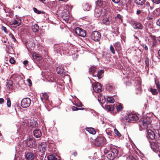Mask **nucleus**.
Segmentation results:
<instances>
[{
    "label": "nucleus",
    "instance_id": "1",
    "mask_svg": "<svg viewBox=\"0 0 160 160\" xmlns=\"http://www.w3.org/2000/svg\"><path fill=\"white\" fill-rule=\"evenodd\" d=\"M151 119L148 117L141 119L139 121L140 128L142 129H147L151 123Z\"/></svg>",
    "mask_w": 160,
    "mask_h": 160
},
{
    "label": "nucleus",
    "instance_id": "2",
    "mask_svg": "<svg viewBox=\"0 0 160 160\" xmlns=\"http://www.w3.org/2000/svg\"><path fill=\"white\" fill-rule=\"evenodd\" d=\"M138 117L136 114L131 113L124 117L122 120L125 122H133L134 121L138 120Z\"/></svg>",
    "mask_w": 160,
    "mask_h": 160
},
{
    "label": "nucleus",
    "instance_id": "3",
    "mask_svg": "<svg viewBox=\"0 0 160 160\" xmlns=\"http://www.w3.org/2000/svg\"><path fill=\"white\" fill-rule=\"evenodd\" d=\"M31 103V100L29 98H25L22 99L21 105L23 108L28 107Z\"/></svg>",
    "mask_w": 160,
    "mask_h": 160
},
{
    "label": "nucleus",
    "instance_id": "4",
    "mask_svg": "<svg viewBox=\"0 0 160 160\" xmlns=\"http://www.w3.org/2000/svg\"><path fill=\"white\" fill-rule=\"evenodd\" d=\"M101 34L97 31L93 32L91 34V38L92 40L95 41H98L100 39Z\"/></svg>",
    "mask_w": 160,
    "mask_h": 160
},
{
    "label": "nucleus",
    "instance_id": "5",
    "mask_svg": "<svg viewBox=\"0 0 160 160\" xmlns=\"http://www.w3.org/2000/svg\"><path fill=\"white\" fill-rule=\"evenodd\" d=\"M75 33L79 36L84 37L86 35L85 31L79 27H77L75 29Z\"/></svg>",
    "mask_w": 160,
    "mask_h": 160
},
{
    "label": "nucleus",
    "instance_id": "6",
    "mask_svg": "<svg viewBox=\"0 0 160 160\" xmlns=\"http://www.w3.org/2000/svg\"><path fill=\"white\" fill-rule=\"evenodd\" d=\"M112 153L111 154H109L108 156V158H109V159L110 160L112 159L114 157H117L118 153V151L116 149H113L111 151Z\"/></svg>",
    "mask_w": 160,
    "mask_h": 160
},
{
    "label": "nucleus",
    "instance_id": "7",
    "mask_svg": "<svg viewBox=\"0 0 160 160\" xmlns=\"http://www.w3.org/2000/svg\"><path fill=\"white\" fill-rule=\"evenodd\" d=\"M96 142L98 145H103L105 142V138L102 137H101L96 138Z\"/></svg>",
    "mask_w": 160,
    "mask_h": 160
},
{
    "label": "nucleus",
    "instance_id": "8",
    "mask_svg": "<svg viewBox=\"0 0 160 160\" xmlns=\"http://www.w3.org/2000/svg\"><path fill=\"white\" fill-rule=\"evenodd\" d=\"M111 20V18L109 16H105L102 20V23L106 25H109Z\"/></svg>",
    "mask_w": 160,
    "mask_h": 160
},
{
    "label": "nucleus",
    "instance_id": "9",
    "mask_svg": "<svg viewBox=\"0 0 160 160\" xmlns=\"http://www.w3.org/2000/svg\"><path fill=\"white\" fill-rule=\"evenodd\" d=\"M94 91L96 92H99L101 91V85L99 82L97 83L93 87Z\"/></svg>",
    "mask_w": 160,
    "mask_h": 160
},
{
    "label": "nucleus",
    "instance_id": "10",
    "mask_svg": "<svg viewBox=\"0 0 160 160\" xmlns=\"http://www.w3.org/2000/svg\"><path fill=\"white\" fill-rule=\"evenodd\" d=\"M33 133L34 136L36 138H39L42 135V132L39 129H36L33 131Z\"/></svg>",
    "mask_w": 160,
    "mask_h": 160
},
{
    "label": "nucleus",
    "instance_id": "11",
    "mask_svg": "<svg viewBox=\"0 0 160 160\" xmlns=\"http://www.w3.org/2000/svg\"><path fill=\"white\" fill-rule=\"evenodd\" d=\"M21 23V20L20 18H17L16 19H14L11 22V23L12 25H15L17 26L19 25Z\"/></svg>",
    "mask_w": 160,
    "mask_h": 160
},
{
    "label": "nucleus",
    "instance_id": "12",
    "mask_svg": "<svg viewBox=\"0 0 160 160\" xmlns=\"http://www.w3.org/2000/svg\"><path fill=\"white\" fill-rule=\"evenodd\" d=\"M25 157L27 160H33L34 158L33 153L31 152L27 153L25 155Z\"/></svg>",
    "mask_w": 160,
    "mask_h": 160
},
{
    "label": "nucleus",
    "instance_id": "13",
    "mask_svg": "<svg viewBox=\"0 0 160 160\" xmlns=\"http://www.w3.org/2000/svg\"><path fill=\"white\" fill-rule=\"evenodd\" d=\"M133 27L135 29H142L143 28V25L140 22H136L133 24Z\"/></svg>",
    "mask_w": 160,
    "mask_h": 160
},
{
    "label": "nucleus",
    "instance_id": "14",
    "mask_svg": "<svg viewBox=\"0 0 160 160\" xmlns=\"http://www.w3.org/2000/svg\"><path fill=\"white\" fill-rule=\"evenodd\" d=\"M147 135L148 138L152 140L154 139L155 138V135L154 132L151 130L148 131Z\"/></svg>",
    "mask_w": 160,
    "mask_h": 160
},
{
    "label": "nucleus",
    "instance_id": "15",
    "mask_svg": "<svg viewBox=\"0 0 160 160\" xmlns=\"http://www.w3.org/2000/svg\"><path fill=\"white\" fill-rule=\"evenodd\" d=\"M56 70L57 73L61 75H64L65 73L63 68L62 66H59L57 68Z\"/></svg>",
    "mask_w": 160,
    "mask_h": 160
},
{
    "label": "nucleus",
    "instance_id": "16",
    "mask_svg": "<svg viewBox=\"0 0 160 160\" xmlns=\"http://www.w3.org/2000/svg\"><path fill=\"white\" fill-rule=\"evenodd\" d=\"M84 10L85 11H89L91 8V6L88 3H84L83 5Z\"/></svg>",
    "mask_w": 160,
    "mask_h": 160
},
{
    "label": "nucleus",
    "instance_id": "17",
    "mask_svg": "<svg viewBox=\"0 0 160 160\" xmlns=\"http://www.w3.org/2000/svg\"><path fill=\"white\" fill-rule=\"evenodd\" d=\"M114 46L117 52L121 50V43L119 42H117L114 44Z\"/></svg>",
    "mask_w": 160,
    "mask_h": 160
},
{
    "label": "nucleus",
    "instance_id": "18",
    "mask_svg": "<svg viewBox=\"0 0 160 160\" xmlns=\"http://www.w3.org/2000/svg\"><path fill=\"white\" fill-rule=\"evenodd\" d=\"M98 101L101 103H103L105 101V99L102 95L99 94L98 95Z\"/></svg>",
    "mask_w": 160,
    "mask_h": 160
},
{
    "label": "nucleus",
    "instance_id": "19",
    "mask_svg": "<svg viewBox=\"0 0 160 160\" xmlns=\"http://www.w3.org/2000/svg\"><path fill=\"white\" fill-rule=\"evenodd\" d=\"M97 6L98 7H103V5L106 3L102 0H98L96 2Z\"/></svg>",
    "mask_w": 160,
    "mask_h": 160
},
{
    "label": "nucleus",
    "instance_id": "20",
    "mask_svg": "<svg viewBox=\"0 0 160 160\" xmlns=\"http://www.w3.org/2000/svg\"><path fill=\"white\" fill-rule=\"evenodd\" d=\"M86 130L89 133L92 134H95L96 133L95 130L94 128H86Z\"/></svg>",
    "mask_w": 160,
    "mask_h": 160
},
{
    "label": "nucleus",
    "instance_id": "21",
    "mask_svg": "<svg viewBox=\"0 0 160 160\" xmlns=\"http://www.w3.org/2000/svg\"><path fill=\"white\" fill-rule=\"evenodd\" d=\"M139 35L140 36H141V32H137L136 33H135V34L133 36L134 37V38L136 39V41H138L139 42H140V41L139 40V39L138 38Z\"/></svg>",
    "mask_w": 160,
    "mask_h": 160
},
{
    "label": "nucleus",
    "instance_id": "22",
    "mask_svg": "<svg viewBox=\"0 0 160 160\" xmlns=\"http://www.w3.org/2000/svg\"><path fill=\"white\" fill-rule=\"evenodd\" d=\"M145 2V0H134V2L136 4L140 5H142Z\"/></svg>",
    "mask_w": 160,
    "mask_h": 160
},
{
    "label": "nucleus",
    "instance_id": "23",
    "mask_svg": "<svg viewBox=\"0 0 160 160\" xmlns=\"http://www.w3.org/2000/svg\"><path fill=\"white\" fill-rule=\"evenodd\" d=\"M32 29L33 32H37L39 29V26L37 24H35L32 25Z\"/></svg>",
    "mask_w": 160,
    "mask_h": 160
},
{
    "label": "nucleus",
    "instance_id": "24",
    "mask_svg": "<svg viewBox=\"0 0 160 160\" xmlns=\"http://www.w3.org/2000/svg\"><path fill=\"white\" fill-rule=\"evenodd\" d=\"M107 101L110 103H113L114 102V99L111 96H108L107 98Z\"/></svg>",
    "mask_w": 160,
    "mask_h": 160
},
{
    "label": "nucleus",
    "instance_id": "25",
    "mask_svg": "<svg viewBox=\"0 0 160 160\" xmlns=\"http://www.w3.org/2000/svg\"><path fill=\"white\" fill-rule=\"evenodd\" d=\"M95 12V15L96 17L97 18L100 17L102 14V12L100 10L96 9Z\"/></svg>",
    "mask_w": 160,
    "mask_h": 160
},
{
    "label": "nucleus",
    "instance_id": "26",
    "mask_svg": "<svg viewBox=\"0 0 160 160\" xmlns=\"http://www.w3.org/2000/svg\"><path fill=\"white\" fill-rule=\"evenodd\" d=\"M69 15V12L67 11L63 13V15H62V18L64 19L65 20H66V19L67 20L68 19V16Z\"/></svg>",
    "mask_w": 160,
    "mask_h": 160
},
{
    "label": "nucleus",
    "instance_id": "27",
    "mask_svg": "<svg viewBox=\"0 0 160 160\" xmlns=\"http://www.w3.org/2000/svg\"><path fill=\"white\" fill-rule=\"evenodd\" d=\"M47 158L48 159V160H54L57 159L55 156L52 154L48 156Z\"/></svg>",
    "mask_w": 160,
    "mask_h": 160
},
{
    "label": "nucleus",
    "instance_id": "28",
    "mask_svg": "<svg viewBox=\"0 0 160 160\" xmlns=\"http://www.w3.org/2000/svg\"><path fill=\"white\" fill-rule=\"evenodd\" d=\"M150 147L154 151L157 149V147L156 146L155 143L154 142L150 143Z\"/></svg>",
    "mask_w": 160,
    "mask_h": 160
},
{
    "label": "nucleus",
    "instance_id": "29",
    "mask_svg": "<svg viewBox=\"0 0 160 160\" xmlns=\"http://www.w3.org/2000/svg\"><path fill=\"white\" fill-rule=\"evenodd\" d=\"M40 152L41 153V155H43L44 154L45 151H46V147H41L39 148Z\"/></svg>",
    "mask_w": 160,
    "mask_h": 160
},
{
    "label": "nucleus",
    "instance_id": "30",
    "mask_svg": "<svg viewBox=\"0 0 160 160\" xmlns=\"http://www.w3.org/2000/svg\"><path fill=\"white\" fill-rule=\"evenodd\" d=\"M96 70V68L95 66H92L89 69V72L91 73H93Z\"/></svg>",
    "mask_w": 160,
    "mask_h": 160
},
{
    "label": "nucleus",
    "instance_id": "31",
    "mask_svg": "<svg viewBox=\"0 0 160 160\" xmlns=\"http://www.w3.org/2000/svg\"><path fill=\"white\" fill-rule=\"evenodd\" d=\"M106 109L109 111H111L113 110L114 108L112 106L106 105L105 106Z\"/></svg>",
    "mask_w": 160,
    "mask_h": 160
},
{
    "label": "nucleus",
    "instance_id": "32",
    "mask_svg": "<svg viewBox=\"0 0 160 160\" xmlns=\"http://www.w3.org/2000/svg\"><path fill=\"white\" fill-rule=\"evenodd\" d=\"M32 56L34 59H38V58H39V59H40L41 58V57H40L38 54H37L36 53H33Z\"/></svg>",
    "mask_w": 160,
    "mask_h": 160
},
{
    "label": "nucleus",
    "instance_id": "33",
    "mask_svg": "<svg viewBox=\"0 0 160 160\" xmlns=\"http://www.w3.org/2000/svg\"><path fill=\"white\" fill-rule=\"evenodd\" d=\"M150 91L153 95H156L158 94V92L156 89H153L151 88L150 89Z\"/></svg>",
    "mask_w": 160,
    "mask_h": 160
},
{
    "label": "nucleus",
    "instance_id": "34",
    "mask_svg": "<svg viewBox=\"0 0 160 160\" xmlns=\"http://www.w3.org/2000/svg\"><path fill=\"white\" fill-rule=\"evenodd\" d=\"M122 108L123 107L121 104H120L119 105H118L116 107L117 111L118 112L121 111V110H122Z\"/></svg>",
    "mask_w": 160,
    "mask_h": 160
},
{
    "label": "nucleus",
    "instance_id": "35",
    "mask_svg": "<svg viewBox=\"0 0 160 160\" xmlns=\"http://www.w3.org/2000/svg\"><path fill=\"white\" fill-rule=\"evenodd\" d=\"M103 72V71L102 70H101L100 72H98L97 74V76L98 79L101 78H102V75Z\"/></svg>",
    "mask_w": 160,
    "mask_h": 160
},
{
    "label": "nucleus",
    "instance_id": "36",
    "mask_svg": "<svg viewBox=\"0 0 160 160\" xmlns=\"http://www.w3.org/2000/svg\"><path fill=\"white\" fill-rule=\"evenodd\" d=\"M154 13H155L156 14L155 16H158L160 15V10L159 9H156L154 11Z\"/></svg>",
    "mask_w": 160,
    "mask_h": 160
},
{
    "label": "nucleus",
    "instance_id": "37",
    "mask_svg": "<svg viewBox=\"0 0 160 160\" xmlns=\"http://www.w3.org/2000/svg\"><path fill=\"white\" fill-rule=\"evenodd\" d=\"M33 11H34V12H35L37 14H39L41 13L42 12V13H43V12H42L41 11L38 10L36 8H33Z\"/></svg>",
    "mask_w": 160,
    "mask_h": 160
},
{
    "label": "nucleus",
    "instance_id": "38",
    "mask_svg": "<svg viewBox=\"0 0 160 160\" xmlns=\"http://www.w3.org/2000/svg\"><path fill=\"white\" fill-rule=\"evenodd\" d=\"M114 132L116 135L118 137H120L121 136V134L116 129H114Z\"/></svg>",
    "mask_w": 160,
    "mask_h": 160
},
{
    "label": "nucleus",
    "instance_id": "39",
    "mask_svg": "<svg viewBox=\"0 0 160 160\" xmlns=\"http://www.w3.org/2000/svg\"><path fill=\"white\" fill-rule=\"evenodd\" d=\"M42 96L43 97V98L46 100H48L49 97L48 95L46 93H42Z\"/></svg>",
    "mask_w": 160,
    "mask_h": 160
},
{
    "label": "nucleus",
    "instance_id": "40",
    "mask_svg": "<svg viewBox=\"0 0 160 160\" xmlns=\"http://www.w3.org/2000/svg\"><path fill=\"white\" fill-rule=\"evenodd\" d=\"M7 104L8 107H10L11 105V102L10 99L8 98L7 99Z\"/></svg>",
    "mask_w": 160,
    "mask_h": 160
},
{
    "label": "nucleus",
    "instance_id": "41",
    "mask_svg": "<svg viewBox=\"0 0 160 160\" xmlns=\"http://www.w3.org/2000/svg\"><path fill=\"white\" fill-rule=\"evenodd\" d=\"M110 49L113 54H114L115 53V51L114 48L112 45L110 46Z\"/></svg>",
    "mask_w": 160,
    "mask_h": 160
},
{
    "label": "nucleus",
    "instance_id": "42",
    "mask_svg": "<svg viewBox=\"0 0 160 160\" xmlns=\"http://www.w3.org/2000/svg\"><path fill=\"white\" fill-rule=\"evenodd\" d=\"M156 87L158 90L159 93L160 95V85L158 83H156Z\"/></svg>",
    "mask_w": 160,
    "mask_h": 160
},
{
    "label": "nucleus",
    "instance_id": "43",
    "mask_svg": "<svg viewBox=\"0 0 160 160\" xmlns=\"http://www.w3.org/2000/svg\"><path fill=\"white\" fill-rule=\"evenodd\" d=\"M152 2L156 4L160 3V0H152Z\"/></svg>",
    "mask_w": 160,
    "mask_h": 160
},
{
    "label": "nucleus",
    "instance_id": "44",
    "mask_svg": "<svg viewBox=\"0 0 160 160\" xmlns=\"http://www.w3.org/2000/svg\"><path fill=\"white\" fill-rule=\"evenodd\" d=\"M106 87L107 88L109 89V90L113 89L114 88L112 85L109 84L107 85Z\"/></svg>",
    "mask_w": 160,
    "mask_h": 160
},
{
    "label": "nucleus",
    "instance_id": "45",
    "mask_svg": "<svg viewBox=\"0 0 160 160\" xmlns=\"http://www.w3.org/2000/svg\"><path fill=\"white\" fill-rule=\"evenodd\" d=\"M9 62L11 64H14L15 62L13 58H11L10 59Z\"/></svg>",
    "mask_w": 160,
    "mask_h": 160
},
{
    "label": "nucleus",
    "instance_id": "46",
    "mask_svg": "<svg viewBox=\"0 0 160 160\" xmlns=\"http://www.w3.org/2000/svg\"><path fill=\"white\" fill-rule=\"evenodd\" d=\"M9 36L12 38L13 41L15 42L16 41V39L12 34L10 33L9 34Z\"/></svg>",
    "mask_w": 160,
    "mask_h": 160
},
{
    "label": "nucleus",
    "instance_id": "47",
    "mask_svg": "<svg viewBox=\"0 0 160 160\" xmlns=\"http://www.w3.org/2000/svg\"><path fill=\"white\" fill-rule=\"evenodd\" d=\"M27 81L29 83V86L32 85V81L30 79H27Z\"/></svg>",
    "mask_w": 160,
    "mask_h": 160
},
{
    "label": "nucleus",
    "instance_id": "48",
    "mask_svg": "<svg viewBox=\"0 0 160 160\" xmlns=\"http://www.w3.org/2000/svg\"><path fill=\"white\" fill-rule=\"evenodd\" d=\"M116 17L120 19L121 20H122V16L120 14H117Z\"/></svg>",
    "mask_w": 160,
    "mask_h": 160
},
{
    "label": "nucleus",
    "instance_id": "49",
    "mask_svg": "<svg viewBox=\"0 0 160 160\" xmlns=\"http://www.w3.org/2000/svg\"><path fill=\"white\" fill-rule=\"evenodd\" d=\"M142 11V10H138L136 12V14L137 15H139L141 14V12Z\"/></svg>",
    "mask_w": 160,
    "mask_h": 160
},
{
    "label": "nucleus",
    "instance_id": "50",
    "mask_svg": "<svg viewBox=\"0 0 160 160\" xmlns=\"http://www.w3.org/2000/svg\"><path fill=\"white\" fill-rule=\"evenodd\" d=\"M78 108L75 107V106H72V109L73 111H77L78 110Z\"/></svg>",
    "mask_w": 160,
    "mask_h": 160
},
{
    "label": "nucleus",
    "instance_id": "51",
    "mask_svg": "<svg viewBox=\"0 0 160 160\" xmlns=\"http://www.w3.org/2000/svg\"><path fill=\"white\" fill-rule=\"evenodd\" d=\"M156 133L158 134L159 138H160V129L157 130L156 131Z\"/></svg>",
    "mask_w": 160,
    "mask_h": 160
},
{
    "label": "nucleus",
    "instance_id": "52",
    "mask_svg": "<svg viewBox=\"0 0 160 160\" xmlns=\"http://www.w3.org/2000/svg\"><path fill=\"white\" fill-rule=\"evenodd\" d=\"M112 2L115 3H118L120 0H112Z\"/></svg>",
    "mask_w": 160,
    "mask_h": 160
},
{
    "label": "nucleus",
    "instance_id": "53",
    "mask_svg": "<svg viewBox=\"0 0 160 160\" xmlns=\"http://www.w3.org/2000/svg\"><path fill=\"white\" fill-rule=\"evenodd\" d=\"M75 105L78 107H81L82 106V104L80 102L78 103Z\"/></svg>",
    "mask_w": 160,
    "mask_h": 160
},
{
    "label": "nucleus",
    "instance_id": "54",
    "mask_svg": "<svg viewBox=\"0 0 160 160\" xmlns=\"http://www.w3.org/2000/svg\"><path fill=\"white\" fill-rule=\"evenodd\" d=\"M156 23L158 25L160 26V18L157 20Z\"/></svg>",
    "mask_w": 160,
    "mask_h": 160
},
{
    "label": "nucleus",
    "instance_id": "55",
    "mask_svg": "<svg viewBox=\"0 0 160 160\" xmlns=\"http://www.w3.org/2000/svg\"><path fill=\"white\" fill-rule=\"evenodd\" d=\"M4 102V100L2 98H0V104H2Z\"/></svg>",
    "mask_w": 160,
    "mask_h": 160
},
{
    "label": "nucleus",
    "instance_id": "56",
    "mask_svg": "<svg viewBox=\"0 0 160 160\" xmlns=\"http://www.w3.org/2000/svg\"><path fill=\"white\" fill-rule=\"evenodd\" d=\"M28 61L25 60V61H24V62H23V63L25 66H27V64L28 63Z\"/></svg>",
    "mask_w": 160,
    "mask_h": 160
},
{
    "label": "nucleus",
    "instance_id": "57",
    "mask_svg": "<svg viewBox=\"0 0 160 160\" xmlns=\"http://www.w3.org/2000/svg\"><path fill=\"white\" fill-rule=\"evenodd\" d=\"M147 18L148 20H152V18L148 16L147 17Z\"/></svg>",
    "mask_w": 160,
    "mask_h": 160
},
{
    "label": "nucleus",
    "instance_id": "58",
    "mask_svg": "<svg viewBox=\"0 0 160 160\" xmlns=\"http://www.w3.org/2000/svg\"><path fill=\"white\" fill-rule=\"evenodd\" d=\"M146 5L147 7H149L150 6V4L148 2H147L146 3Z\"/></svg>",
    "mask_w": 160,
    "mask_h": 160
},
{
    "label": "nucleus",
    "instance_id": "59",
    "mask_svg": "<svg viewBox=\"0 0 160 160\" xmlns=\"http://www.w3.org/2000/svg\"><path fill=\"white\" fill-rule=\"evenodd\" d=\"M3 28V30L4 31V32H7V28L6 27H2Z\"/></svg>",
    "mask_w": 160,
    "mask_h": 160
},
{
    "label": "nucleus",
    "instance_id": "60",
    "mask_svg": "<svg viewBox=\"0 0 160 160\" xmlns=\"http://www.w3.org/2000/svg\"><path fill=\"white\" fill-rule=\"evenodd\" d=\"M146 64L147 66H148L149 65V61L148 60L145 61Z\"/></svg>",
    "mask_w": 160,
    "mask_h": 160
},
{
    "label": "nucleus",
    "instance_id": "61",
    "mask_svg": "<svg viewBox=\"0 0 160 160\" xmlns=\"http://www.w3.org/2000/svg\"><path fill=\"white\" fill-rule=\"evenodd\" d=\"M144 48L146 50H148V47L146 45H145L144 46Z\"/></svg>",
    "mask_w": 160,
    "mask_h": 160
},
{
    "label": "nucleus",
    "instance_id": "62",
    "mask_svg": "<svg viewBox=\"0 0 160 160\" xmlns=\"http://www.w3.org/2000/svg\"><path fill=\"white\" fill-rule=\"evenodd\" d=\"M77 153L76 152H74L73 153V155L74 156H76L77 155Z\"/></svg>",
    "mask_w": 160,
    "mask_h": 160
},
{
    "label": "nucleus",
    "instance_id": "63",
    "mask_svg": "<svg viewBox=\"0 0 160 160\" xmlns=\"http://www.w3.org/2000/svg\"><path fill=\"white\" fill-rule=\"evenodd\" d=\"M2 138V135L1 133H0V140H1Z\"/></svg>",
    "mask_w": 160,
    "mask_h": 160
},
{
    "label": "nucleus",
    "instance_id": "64",
    "mask_svg": "<svg viewBox=\"0 0 160 160\" xmlns=\"http://www.w3.org/2000/svg\"><path fill=\"white\" fill-rule=\"evenodd\" d=\"M43 97L42 96H41V101L43 102Z\"/></svg>",
    "mask_w": 160,
    "mask_h": 160
}]
</instances>
